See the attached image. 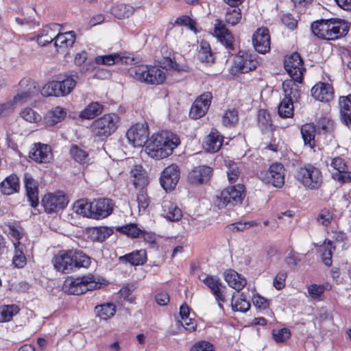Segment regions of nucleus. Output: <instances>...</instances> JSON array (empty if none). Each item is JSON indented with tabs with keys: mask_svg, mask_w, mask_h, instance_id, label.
Instances as JSON below:
<instances>
[{
	"mask_svg": "<svg viewBox=\"0 0 351 351\" xmlns=\"http://www.w3.org/2000/svg\"><path fill=\"white\" fill-rule=\"evenodd\" d=\"M52 263L58 271L69 274L76 268L88 267L90 258L80 250H61L53 256Z\"/></svg>",
	"mask_w": 351,
	"mask_h": 351,
	"instance_id": "nucleus-1",
	"label": "nucleus"
},
{
	"mask_svg": "<svg viewBox=\"0 0 351 351\" xmlns=\"http://www.w3.org/2000/svg\"><path fill=\"white\" fill-rule=\"evenodd\" d=\"M179 144L180 139L176 135L163 132L152 136L146 151L152 158L162 159L170 156Z\"/></svg>",
	"mask_w": 351,
	"mask_h": 351,
	"instance_id": "nucleus-2",
	"label": "nucleus"
},
{
	"mask_svg": "<svg viewBox=\"0 0 351 351\" xmlns=\"http://www.w3.org/2000/svg\"><path fill=\"white\" fill-rule=\"evenodd\" d=\"M79 75L77 73L66 75L64 78L59 77L58 80L46 84L41 90V95L45 97H64L71 93L75 87Z\"/></svg>",
	"mask_w": 351,
	"mask_h": 351,
	"instance_id": "nucleus-3",
	"label": "nucleus"
},
{
	"mask_svg": "<svg viewBox=\"0 0 351 351\" xmlns=\"http://www.w3.org/2000/svg\"><path fill=\"white\" fill-rule=\"evenodd\" d=\"M130 75L135 80L150 84H160L166 79L163 70L156 66H134L128 70Z\"/></svg>",
	"mask_w": 351,
	"mask_h": 351,
	"instance_id": "nucleus-4",
	"label": "nucleus"
},
{
	"mask_svg": "<svg viewBox=\"0 0 351 351\" xmlns=\"http://www.w3.org/2000/svg\"><path fill=\"white\" fill-rule=\"evenodd\" d=\"M245 197V186L239 184L223 189L216 196L215 205L219 208H232L241 205Z\"/></svg>",
	"mask_w": 351,
	"mask_h": 351,
	"instance_id": "nucleus-5",
	"label": "nucleus"
},
{
	"mask_svg": "<svg viewBox=\"0 0 351 351\" xmlns=\"http://www.w3.org/2000/svg\"><path fill=\"white\" fill-rule=\"evenodd\" d=\"M99 287L94 276L89 274L78 278H69L63 285L64 292L71 295H80Z\"/></svg>",
	"mask_w": 351,
	"mask_h": 351,
	"instance_id": "nucleus-6",
	"label": "nucleus"
},
{
	"mask_svg": "<svg viewBox=\"0 0 351 351\" xmlns=\"http://www.w3.org/2000/svg\"><path fill=\"white\" fill-rule=\"evenodd\" d=\"M295 178L304 187L311 190L320 188L323 180L321 171L311 165H305L298 169Z\"/></svg>",
	"mask_w": 351,
	"mask_h": 351,
	"instance_id": "nucleus-7",
	"label": "nucleus"
},
{
	"mask_svg": "<svg viewBox=\"0 0 351 351\" xmlns=\"http://www.w3.org/2000/svg\"><path fill=\"white\" fill-rule=\"evenodd\" d=\"M119 123V117L116 114H106L92 123V132L95 136L107 137L117 130Z\"/></svg>",
	"mask_w": 351,
	"mask_h": 351,
	"instance_id": "nucleus-8",
	"label": "nucleus"
},
{
	"mask_svg": "<svg viewBox=\"0 0 351 351\" xmlns=\"http://www.w3.org/2000/svg\"><path fill=\"white\" fill-rule=\"evenodd\" d=\"M284 166L278 162L273 163L266 171L261 172L260 178L267 184L281 188L285 183Z\"/></svg>",
	"mask_w": 351,
	"mask_h": 351,
	"instance_id": "nucleus-9",
	"label": "nucleus"
},
{
	"mask_svg": "<svg viewBox=\"0 0 351 351\" xmlns=\"http://www.w3.org/2000/svg\"><path fill=\"white\" fill-rule=\"evenodd\" d=\"M149 128L146 122L132 125L127 132L128 141L135 147L143 146L148 140Z\"/></svg>",
	"mask_w": 351,
	"mask_h": 351,
	"instance_id": "nucleus-10",
	"label": "nucleus"
},
{
	"mask_svg": "<svg viewBox=\"0 0 351 351\" xmlns=\"http://www.w3.org/2000/svg\"><path fill=\"white\" fill-rule=\"evenodd\" d=\"M302 60L298 53H293L285 60L284 66L289 75L294 80L301 84L302 82Z\"/></svg>",
	"mask_w": 351,
	"mask_h": 351,
	"instance_id": "nucleus-11",
	"label": "nucleus"
},
{
	"mask_svg": "<svg viewBox=\"0 0 351 351\" xmlns=\"http://www.w3.org/2000/svg\"><path fill=\"white\" fill-rule=\"evenodd\" d=\"M180 177L179 167L176 164H171L165 167L160 178L161 186L165 191H171L175 189Z\"/></svg>",
	"mask_w": 351,
	"mask_h": 351,
	"instance_id": "nucleus-12",
	"label": "nucleus"
},
{
	"mask_svg": "<svg viewBox=\"0 0 351 351\" xmlns=\"http://www.w3.org/2000/svg\"><path fill=\"white\" fill-rule=\"evenodd\" d=\"M259 62L256 55L240 51L234 58V64L241 73H247L255 69Z\"/></svg>",
	"mask_w": 351,
	"mask_h": 351,
	"instance_id": "nucleus-13",
	"label": "nucleus"
},
{
	"mask_svg": "<svg viewBox=\"0 0 351 351\" xmlns=\"http://www.w3.org/2000/svg\"><path fill=\"white\" fill-rule=\"evenodd\" d=\"M213 95L210 92H205L197 97L193 102L189 115L192 119H197L203 117L208 111Z\"/></svg>",
	"mask_w": 351,
	"mask_h": 351,
	"instance_id": "nucleus-14",
	"label": "nucleus"
},
{
	"mask_svg": "<svg viewBox=\"0 0 351 351\" xmlns=\"http://www.w3.org/2000/svg\"><path fill=\"white\" fill-rule=\"evenodd\" d=\"M252 43L255 50L265 54L270 50V36L267 28H258L253 34Z\"/></svg>",
	"mask_w": 351,
	"mask_h": 351,
	"instance_id": "nucleus-15",
	"label": "nucleus"
},
{
	"mask_svg": "<svg viewBox=\"0 0 351 351\" xmlns=\"http://www.w3.org/2000/svg\"><path fill=\"white\" fill-rule=\"evenodd\" d=\"M66 197L62 194H47L42 199V204L48 213L63 209L67 205Z\"/></svg>",
	"mask_w": 351,
	"mask_h": 351,
	"instance_id": "nucleus-16",
	"label": "nucleus"
},
{
	"mask_svg": "<svg viewBox=\"0 0 351 351\" xmlns=\"http://www.w3.org/2000/svg\"><path fill=\"white\" fill-rule=\"evenodd\" d=\"M93 219H104L109 216L113 210L114 203L108 198H100L92 202Z\"/></svg>",
	"mask_w": 351,
	"mask_h": 351,
	"instance_id": "nucleus-17",
	"label": "nucleus"
},
{
	"mask_svg": "<svg viewBox=\"0 0 351 351\" xmlns=\"http://www.w3.org/2000/svg\"><path fill=\"white\" fill-rule=\"evenodd\" d=\"M350 24L339 19H328V40H334L345 36L349 31Z\"/></svg>",
	"mask_w": 351,
	"mask_h": 351,
	"instance_id": "nucleus-18",
	"label": "nucleus"
},
{
	"mask_svg": "<svg viewBox=\"0 0 351 351\" xmlns=\"http://www.w3.org/2000/svg\"><path fill=\"white\" fill-rule=\"evenodd\" d=\"M214 34L217 39L226 46L228 49H233V36L230 30L221 19L215 21Z\"/></svg>",
	"mask_w": 351,
	"mask_h": 351,
	"instance_id": "nucleus-19",
	"label": "nucleus"
},
{
	"mask_svg": "<svg viewBox=\"0 0 351 351\" xmlns=\"http://www.w3.org/2000/svg\"><path fill=\"white\" fill-rule=\"evenodd\" d=\"M212 168L207 166H199L192 169L189 176V182L195 185L204 184L208 182L212 175Z\"/></svg>",
	"mask_w": 351,
	"mask_h": 351,
	"instance_id": "nucleus-20",
	"label": "nucleus"
},
{
	"mask_svg": "<svg viewBox=\"0 0 351 351\" xmlns=\"http://www.w3.org/2000/svg\"><path fill=\"white\" fill-rule=\"evenodd\" d=\"M311 95L316 100L322 102L330 101L333 99V88L328 83L319 82L311 88Z\"/></svg>",
	"mask_w": 351,
	"mask_h": 351,
	"instance_id": "nucleus-21",
	"label": "nucleus"
},
{
	"mask_svg": "<svg viewBox=\"0 0 351 351\" xmlns=\"http://www.w3.org/2000/svg\"><path fill=\"white\" fill-rule=\"evenodd\" d=\"M202 280L210 289L218 302H226L224 294L226 286L222 284L219 278L213 276H206V278Z\"/></svg>",
	"mask_w": 351,
	"mask_h": 351,
	"instance_id": "nucleus-22",
	"label": "nucleus"
},
{
	"mask_svg": "<svg viewBox=\"0 0 351 351\" xmlns=\"http://www.w3.org/2000/svg\"><path fill=\"white\" fill-rule=\"evenodd\" d=\"M24 182L28 201L30 205L35 208L38 204V182L29 173H25Z\"/></svg>",
	"mask_w": 351,
	"mask_h": 351,
	"instance_id": "nucleus-23",
	"label": "nucleus"
},
{
	"mask_svg": "<svg viewBox=\"0 0 351 351\" xmlns=\"http://www.w3.org/2000/svg\"><path fill=\"white\" fill-rule=\"evenodd\" d=\"M29 156L32 160L39 163L49 162L52 159L51 147L45 144H36L33 151L29 152Z\"/></svg>",
	"mask_w": 351,
	"mask_h": 351,
	"instance_id": "nucleus-24",
	"label": "nucleus"
},
{
	"mask_svg": "<svg viewBox=\"0 0 351 351\" xmlns=\"http://www.w3.org/2000/svg\"><path fill=\"white\" fill-rule=\"evenodd\" d=\"M298 82L293 78L287 80L282 83V89L285 99H290L291 101H298L300 97L301 90L298 85Z\"/></svg>",
	"mask_w": 351,
	"mask_h": 351,
	"instance_id": "nucleus-25",
	"label": "nucleus"
},
{
	"mask_svg": "<svg viewBox=\"0 0 351 351\" xmlns=\"http://www.w3.org/2000/svg\"><path fill=\"white\" fill-rule=\"evenodd\" d=\"M162 215L171 221H179L182 216L181 209L173 202L165 199L162 202Z\"/></svg>",
	"mask_w": 351,
	"mask_h": 351,
	"instance_id": "nucleus-26",
	"label": "nucleus"
},
{
	"mask_svg": "<svg viewBox=\"0 0 351 351\" xmlns=\"http://www.w3.org/2000/svg\"><path fill=\"white\" fill-rule=\"evenodd\" d=\"M224 278L228 285L237 291L241 290L247 284V280L233 269L224 272Z\"/></svg>",
	"mask_w": 351,
	"mask_h": 351,
	"instance_id": "nucleus-27",
	"label": "nucleus"
},
{
	"mask_svg": "<svg viewBox=\"0 0 351 351\" xmlns=\"http://www.w3.org/2000/svg\"><path fill=\"white\" fill-rule=\"evenodd\" d=\"M340 116L342 122L351 128V94L341 96L339 100Z\"/></svg>",
	"mask_w": 351,
	"mask_h": 351,
	"instance_id": "nucleus-28",
	"label": "nucleus"
},
{
	"mask_svg": "<svg viewBox=\"0 0 351 351\" xmlns=\"http://www.w3.org/2000/svg\"><path fill=\"white\" fill-rule=\"evenodd\" d=\"M121 263H130L131 265H143L147 261V253L145 250H136L119 257Z\"/></svg>",
	"mask_w": 351,
	"mask_h": 351,
	"instance_id": "nucleus-29",
	"label": "nucleus"
},
{
	"mask_svg": "<svg viewBox=\"0 0 351 351\" xmlns=\"http://www.w3.org/2000/svg\"><path fill=\"white\" fill-rule=\"evenodd\" d=\"M1 191L3 195H10L20 190L19 179L15 174L5 178L0 184Z\"/></svg>",
	"mask_w": 351,
	"mask_h": 351,
	"instance_id": "nucleus-30",
	"label": "nucleus"
},
{
	"mask_svg": "<svg viewBox=\"0 0 351 351\" xmlns=\"http://www.w3.org/2000/svg\"><path fill=\"white\" fill-rule=\"evenodd\" d=\"M134 60L128 56H121L119 53H113L106 56H99L95 58V62L98 64L112 65L117 63L131 64Z\"/></svg>",
	"mask_w": 351,
	"mask_h": 351,
	"instance_id": "nucleus-31",
	"label": "nucleus"
},
{
	"mask_svg": "<svg viewBox=\"0 0 351 351\" xmlns=\"http://www.w3.org/2000/svg\"><path fill=\"white\" fill-rule=\"evenodd\" d=\"M224 10V21L226 24L235 26L240 23L242 13L239 7H226Z\"/></svg>",
	"mask_w": 351,
	"mask_h": 351,
	"instance_id": "nucleus-32",
	"label": "nucleus"
},
{
	"mask_svg": "<svg viewBox=\"0 0 351 351\" xmlns=\"http://www.w3.org/2000/svg\"><path fill=\"white\" fill-rule=\"evenodd\" d=\"M133 183L136 188L144 189L148 184V179L145 171L140 165L134 166L131 171Z\"/></svg>",
	"mask_w": 351,
	"mask_h": 351,
	"instance_id": "nucleus-33",
	"label": "nucleus"
},
{
	"mask_svg": "<svg viewBox=\"0 0 351 351\" xmlns=\"http://www.w3.org/2000/svg\"><path fill=\"white\" fill-rule=\"evenodd\" d=\"M103 110L104 106L102 104L97 101H93L81 111L79 116L84 119H92L101 114Z\"/></svg>",
	"mask_w": 351,
	"mask_h": 351,
	"instance_id": "nucleus-34",
	"label": "nucleus"
},
{
	"mask_svg": "<svg viewBox=\"0 0 351 351\" xmlns=\"http://www.w3.org/2000/svg\"><path fill=\"white\" fill-rule=\"evenodd\" d=\"M311 31L319 38L328 40V20H319L312 23Z\"/></svg>",
	"mask_w": 351,
	"mask_h": 351,
	"instance_id": "nucleus-35",
	"label": "nucleus"
},
{
	"mask_svg": "<svg viewBox=\"0 0 351 351\" xmlns=\"http://www.w3.org/2000/svg\"><path fill=\"white\" fill-rule=\"evenodd\" d=\"M66 112L60 107H56L49 111L44 117L46 127H51L61 121L65 117Z\"/></svg>",
	"mask_w": 351,
	"mask_h": 351,
	"instance_id": "nucleus-36",
	"label": "nucleus"
},
{
	"mask_svg": "<svg viewBox=\"0 0 351 351\" xmlns=\"http://www.w3.org/2000/svg\"><path fill=\"white\" fill-rule=\"evenodd\" d=\"M113 233L112 229L108 227H94L90 230L89 235L93 241L103 242Z\"/></svg>",
	"mask_w": 351,
	"mask_h": 351,
	"instance_id": "nucleus-37",
	"label": "nucleus"
},
{
	"mask_svg": "<svg viewBox=\"0 0 351 351\" xmlns=\"http://www.w3.org/2000/svg\"><path fill=\"white\" fill-rule=\"evenodd\" d=\"M17 90L34 98L38 94L39 88L36 86L34 81L31 79L23 78L19 82Z\"/></svg>",
	"mask_w": 351,
	"mask_h": 351,
	"instance_id": "nucleus-38",
	"label": "nucleus"
},
{
	"mask_svg": "<svg viewBox=\"0 0 351 351\" xmlns=\"http://www.w3.org/2000/svg\"><path fill=\"white\" fill-rule=\"evenodd\" d=\"M223 138L217 130L212 131L206 141V149L210 152H217L222 145Z\"/></svg>",
	"mask_w": 351,
	"mask_h": 351,
	"instance_id": "nucleus-39",
	"label": "nucleus"
},
{
	"mask_svg": "<svg viewBox=\"0 0 351 351\" xmlns=\"http://www.w3.org/2000/svg\"><path fill=\"white\" fill-rule=\"evenodd\" d=\"M75 40V34L74 32L70 31L55 35L53 40L56 47H68L73 45Z\"/></svg>",
	"mask_w": 351,
	"mask_h": 351,
	"instance_id": "nucleus-40",
	"label": "nucleus"
},
{
	"mask_svg": "<svg viewBox=\"0 0 351 351\" xmlns=\"http://www.w3.org/2000/svg\"><path fill=\"white\" fill-rule=\"evenodd\" d=\"M95 311L97 317L107 320L114 315L116 306L112 303H106L95 306Z\"/></svg>",
	"mask_w": 351,
	"mask_h": 351,
	"instance_id": "nucleus-41",
	"label": "nucleus"
},
{
	"mask_svg": "<svg viewBox=\"0 0 351 351\" xmlns=\"http://www.w3.org/2000/svg\"><path fill=\"white\" fill-rule=\"evenodd\" d=\"M301 134L305 145L311 147L315 145V128L313 124L306 123L301 127Z\"/></svg>",
	"mask_w": 351,
	"mask_h": 351,
	"instance_id": "nucleus-42",
	"label": "nucleus"
},
{
	"mask_svg": "<svg viewBox=\"0 0 351 351\" xmlns=\"http://www.w3.org/2000/svg\"><path fill=\"white\" fill-rule=\"evenodd\" d=\"M14 256L12 259V263L14 267L18 268L23 267L26 264V258L23 253L24 245L20 241L14 242Z\"/></svg>",
	"mask_w": 351,
	"mask_h": 351,
	"instance_id": "nucleus-43",
	"label": "nucleus"
},
{
	"mask_svg": "<svg viewBox=\"0 0 351 351\" xmlns=\"http://www.w3.org/2000/svg\"><path fill=\"white\" fill-rule=\"evenodd\" d=\"M74 209L76 213L93 219L92 202H88L84 199L78 200L74 204Z\"/></svg>",
	"mask_w": 351,
	"mask_h": 351,
	"instance_id": "nucleus-44",
	"label": "nucleus"
},
{
	"mask_svg": "<svg viewBox=\"0 0 351 351\" xmlns=\"http://www.w3.org/2000/svg\"><path fill=\"white\" fill-rule=\"evenodd\" d=\"M197 56L199 60L202 62H213L214 61L213 53L207 41L202 40L200 43Z\"/></svg>",
	"mask_w": 351,
	"mask_h": 351,
	"instance_id": "nucleus-45",
	"label": "nucleus"
},
{
	"mask_svg": "<svg viewBox=\"0 0 351 351\" xmlns=\"http://www.w3.org/2000/svg\"><path fill=\"white\" fill-rule=\"evenodd\" d=\"M56 32L51 26H45L43 28L40 34L36 36L37 42L39 45L45 46L54 40Z\"/></svg>",
	"mask_w": 351,
	"mask_h": 351,
	"instance_id": "nucleus-46",
	"label": "nucleus"
},
{
	"mask_svg": "<svg viewBox=\"0 0 351 351\" xmlns=\"http://www.w3.org/2000/svg\"><path fill=\"white\" fill-rule=\"evenodd\" d=\"M112 14L119 19L128 18L134 12V8L125 4H119L112 8Z\"/></svg>",
	"mask_w": 351,
	"mask_h": 351,
	"instance_id": "nucleus-47",
	"label": "nucleus"
},
{
	"mask_svg": "<svg viewBox=\"0 0 351 351\" xmlns=\"http://www.w3.org/2000/svg\"><path fill=\"white\" fill-rule=\"evenodd\" d=\"M278 112L281 117H291L293 115V101L283 98L278 106Z\"/></svg>",
	"mask_w": 351,
	"mask_h": 351,
	"instance_id": "nucleus-48",
	"label": "nucleus"
},
{
	"mask_svg": "<svg viewBox=\"0 0 351 351\" xmlns=\"http://www.w3.org/2000/svg\"><path fill=\"white\" fill-rule=\"evenodd\" d=\"M19 311L18 306L14 304L0 307V322H9Z\"/></svg>",
	"mask_w": 351,
	"mask_h": 351,
	"instance_id": "nucleus-49",
	"label": "nucleus"
},
{
	"mask_svg": "<svg viewBox=\"0 0 351 351\" xmlns=\"http://www.w3.org/2000/svg\"><path fill=\"white\" fill-rule=\"evenodd\" d=\"M70 154L73 160L79 163H86L88 160V154L76 145H72L70 148Z\"/></svg>",
	"mask_w": 351,
	"mask_h": 351,
	"instance_id": "nucleus-50",
	"label": "nucleus"
},
{
	"mask_svg": "<svg viewBox=\"0 0 351 351\" xmlns=\"http://www.w3.org/2000/svg\"><path fill=\"white\" fill-rule=\"evenodd\" d=\"M332 241H328L320 246V251L322 252V261L328 267L332 264V250H335V247H332Z\"/></svg>",
	"mask_w": 351,
	"mask_h": 351,
	"instance_id": "nucleus-51",
	"label": "nucleus"
},
{
	"mask_svg": "<svg viewBox=\"0 0 351 351\" xmlns=\"http://www.w3.org/2000/svg\"><path fill=\"white\" fill-rule=\"evenodd\" d=\"M117 231L131 237L132 238L140 237L143 234V231L138 228L136 224L130 223L124 226L118 227Z\"/></svg>",
	"mask_w": 351,
	"mask_h": 351,
	"instance_id": "nucleus-52",
	"label": "nucleus"
},
{
	"mask_svg": "<svg viewBox=\"0 0 351 351\" xmlns=\"http://www.w3.org/2000/svg\"><path fill=\"white\" fill-rule=\"evenodd\" d=\"M233 300L234 295L232 296L231 303L232 308L234 311L245 313L250 308V303L246 300L243 293L241 294L240 298L234 302Z\"/></svg>",
	"mask_w": 351,
	"mask_h": 351,
	"instance_id": "nucleus-53",
	"label": "nucleus"
},
{
	"mask_svg": "<svg viewBox=\"0 0 351 351\" xmlns=\"http://www.w3.org/2000/svg\"><path fill=\"white\" fill-rule=\"evenodd\" d=\"M22 119L29 123H37L41 120V116L31 108H25L20 112Z\"/></svg>",
	"mask_w": 351,
	"mask_h": 351,
	"instance_id": "nucleus-54",
	"label": "nucleus"
},
{
	"mask_svg": "<svg viewBox=\"0 0 351 351\" xmlns=\"http://www.w3.org/2000/svg\"><path fill=\"white\" fill-rule=\"evenodd\" d=\"M226 163L228 168L227 176L228 181L230 183H234L237 180L240 175V171L239 169L238 165L233 161H226Z\"/></svg>",
	"mask_w": 351,
	"mask_h": 351,
	"instance_id": "nucleus-55",
	"label": "nucleus"
},
{
	"mask_svg": "<svg viewBox=\"0 0 351 351\" xmlns=\"http://www.w3.org/2000/svg\"><path fill=\"white\" fill-rule=\"evenodd\" d=\"M239 121L238 111L235 109L226 111L223 116L222 122L226 127L234 125Z\"/></svg>",
	"mask_w": 351,
	"mask_h": 351,
	"instance_id": "nucleus-56",
	"label": "nucleus"
},
{
	"mask_svg": "<svg viewBox=\"0 0 351 351\" xmlns=\"http://www.w3.org/2000/svg\"><path fill=\"white\" fill-rule=\"evenodd\" d=\"M272 336L276 343H283L290 338L291 332L287 328L274 330L272 332Z\"/></svg>",
	"mask_w": 351,
	"mask_h": 351,
	"instance_id": "nucleus-57",
	"label": "nucleus"
},
{
	"mask_svg": "<svg viewBox=\"0 0 351 351\" xmlns=\"http://www.w3.org/2000/svg\"><path fill=\"white\" fill-rule=\"evenodd\" d=\"M32 99L33 98L25 95V93L16 90V95L12 98V99L7 101L6 103L10 104L11 109L13 106L23 105Z\"/></svg>",
	"mask_w": 351,
	"mask_h": 351,
	"instance_id": "nucleus-58",
	"label": "nucleus"
},
{
	"mask_svg": "<svg viewBox=\"0 0 351 351\" xmlns=\"http://www.w3.org/2000/svg\"><path fill=\"white\" fill-rule=\"evenodd\" d=\"M137 202L138 205L139 210H145L149 206L150 200L147 196L145 189H140L139 192L137 194Z\"/></svg>",
	"mask_w": 351,
	"mask_h": 351,
	"instance_id": "nucleus-59",
	"label": "nucleus"
},
{
	"mask_svg": "<svg viewBox=\"0 0 351 351\" xmlns=\"http://www.w3.org/2000/svg\"><path fill=\"white\" fill-rule=\"evenodd\" d=\"M258 123L264 128L271 126L270 114L265 110H261L258 114Z\"/></svg>",
	"mask_w": 351,
	"mask_h": 351,
	"instance_id": "nucleus-60",
	"label": "nucleus"
},
{
	"mask_svg": "<svg viewBox=\"0 0 351 351\" xmlns=\"http://www.w3.org/2000/svg\"><path fill=\"white\" fill-rule=\"evenodd\" d=\"M214 347L212 343L207 341H199L191 348V351H213Z\"/></svg>",
	"mask_w": 351,
	"mask_h": 351,
	"instance_id": "nucleus-61",
	"label": "nucleus"
},
{
	"mask_svg": "<svg viewBox=\"0 0 351 351\" xmlns=\"http://www.w3.org/2000/svg\"><path fill=\"white\" fill-rule=\"evenodd\" d=\"M160 66L166 70H180L179 64L174 60V58L172 59L169 56L163 58L162 60L160 62Z\"/></svg>",
	"mask_w": 351,
	"mask_h": 351,
	"instance_id": "nucleus-62",
	"label": "nucleus"
},
{
	"mask_svg": "<svg viewBox=\"0 0 351 351\" xmlns=\"http://www.w3.org/2000/svg\"><path fill=\"white\" fill-rule=\"evenodd\" d=\"M330 166L337 171V173H341L345 169H347L346 164L344 160L341 157H335L332 159Z\"/></svg>",
	"mask_w": 351,
	"mask_h": 351,
	"instance_id": "nucleus-63",
	"label": "nucleus"
},
{
	"mask_svg": "<svg viewBox=\"0 0 351 351\" xmlns=\"http://www.w3.org/2000/svg\"><path fill=\"white\" fill-rule=\"evenodd\" d=\"M287 276V275L285 271H282L278 273L274 278L273 282V285L276 289L280 290L285 286V280Z\"/></svg>",
	"mask_w": 351,
	"mask_h": 351,
	"instance_id": "nucleus-64",
	"label": "nucleus"
}]
</instances>
